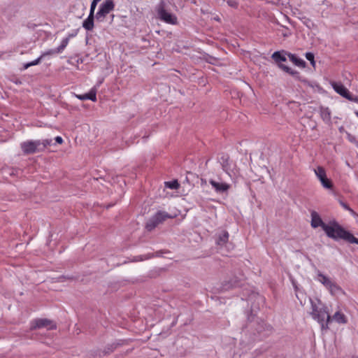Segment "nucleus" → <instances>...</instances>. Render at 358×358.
<instances>
[{"label":"nucleus","mask_w":358,"mask_h":358,"mask_svg":"<svg viewBox=\"0 0 358 358\" xmlns=\"http://www.w3.org/2000/svg\"><path fill=\"white\" fill-rule=\"evenodd\" d=\"M55 142H56L57 143H58V144H62V143H63V139H62V138L61 136H56V137L55 138Z\"/></svg>","instance_id":"obj_34"},{"label":"nucleus","mask_w":358,"mask_h":358,"mask_svg":"<svg viewBox=\"0 0 358 358\" xmlns=\"http://www.w3.org/2000/svg\"><path fill=\"white\" fill-rule=\"evenodd\" d=\"M287 55L289 60L296 66L301 68H304L306 66V62L300 57H297L296 55L288 53Z\"/></svg>","instance_id":"obj_17"},{"label":"nucleus","mask_w":358,"mask_h":358,"mask_svg":"<svg viewBox=\"0 0 358 358\" xmlns=\"http://www.w3.org/2000/svg\"><path fill=\"white\" fill-rule=\"evenodd\" d=\"M315 280L322 283L332 295L337 294L341 291L340 287L332 281L328 276L324 275L321 271H317Z\"/></svg>","instance_id":"obj_4"},{"label":"nucleus","mask_w":358,"mask_h":358,"mask_svg":"<svg viewBox=\"0 0 358 358\" xmlns=\"http://www.w3.org/2000/svg\"><path fill=\"white\" fill-rule=\"evenodd\" d=\"M229 239V234L227 231H223L220 234L216 240V243L219 245H223L225 244Z\"/></svg>","instance_id":"obj_21"},{"label":"nucleus","mask_w":358,"mask_h":358,"mask_svg":"<svg viewBox=\"0 0 358 358\" xmlns=\"http://www.w3.org/2000/svg\"><path fill=\"white\" fill-rule=\"evenodd\" d=\"M69 38H64L62 39L60 45L58 46L57 48H55L57 50V52H58V54H59V53L63 52V50L67 46V45L69 43Z\"/></svg>","instance_id":"obj_23"},{"label":"nucleus","mask_w":358,"mask_h":358,"mask_svg":"<svg viewBox=\"0 0 358 358\" xmlns=\"http://www.w3.org/2000/svg\"><path fill=\"white\" fill-rule=\"evenodd\" d=\"M326 235L334 240L343 239L350 243L358 245V238L345 230L336 221H329L324 227Z\"/></svg>","instance_id":"obj_1"},{"label":"nucleus","mask_w":358,"mask_h":358,"mask_svg":"<svg viewBox=\"0 0 358 358\" xmlns=\"http://www.w3.org/2000/svg\"><path fill=\"white\" fill-rule=\"evenodd\" d=\"M169 217V215L167 213L159 211L148 221L146 223V229L148 231H151L155 229L159 224L162 223Z\"/></svg>","instance_id":"obj_9"},{"label":"nucleus","mask_w":358,"mask_h":358,"mask_svg":"<svg viewBox=\"0 0 358 358\" xmlns=\"http://www.w3.org/2000/svg\"><path fill=\"white\" fill-rule=\"evenodd\" d=\"M55 54H58V52H57V50L56 49H50V50H48L47 51L42 52V54L40 56L41 57L42 59H43L47 56L52 55H55Z\"/></svg>","instance_id":"obj_28"},{"label":"nucleus","mask_w":358,"mask_h":358,"mask_svg":"<svg viewBox=\"0 0 358 358\" xmlns=\"http://www.w3.org/2000/svg\"><path fill=\"white\" fill-rule=\"evenodd\" d=\"M94 13L90 12L88 17L83 21V27L87 31H92L94 28Z\"/></svg>","instance_id":"obj_16"},{"label":"nucleus","mask_w":358,"mask_h":358,"mask_svg":"<svg viewBox=\"0 0 358 358\" xmlns=\"http://www.w3.org/2000/svg\"><path fill=\"white\" fill-rule=\"evenodd\" d=\"M101 0H93L92 2L91 3V6H90V12H92V13H94V10H95V8H96V4L98 2H99Z\"/></svg>","instance_id":"obj_31"},{"label":"nucleus","mask_w":358,"mask_h":358,"mask_svg":"<svg viewBox=\"0 0 358 358\" xmlns=\"http://www.w3.org/2000/svg\"><path fill=\"white\" fill-rule=\"evenodd\" d=\"M351 98L352 99H349V101L358 103V96H354L353 94H351Z\"/></svg>","instance_id":"obj_36"},{"label":"nucleus","mask_w":358,"mask_h":358,"mask_svg":"<svg viewBox=\"0 0 358 358\" xmlns=\"http://www.w3.org/2000/svg\"><path fill=\"white\" fill-rule=\"evenodd\" d=\"M327 223H325L322 221V218L320 217V215L315 212L313 211L311 213V227L313 228H317L319 227H322V229H324V226L327 225Z\"/></svg>","instance_id":"obj_13"},{"label":"nucleus","mask_w":358,"mask_h":358,"mask_svg":"<svg viewBox=\"0 0 358 358\" xmlns=\"http://www.w3.org/2000/svg\"><path fill=\"white\" fill-rule=\"evenodd\" d=\"M241 280V278L237 279V278H236L235 279H231L229 281H224L222 285V290L227 291L234 287L239 286Z\"/></svg>","instance_id":"obj_14"},{"label":"nucleus","mask_w":358,"mask_h":358,"mask_svg":"<svg viewBox=\"0 0 358 358\" xmlns=\"http://www.w3.org/2000/svg\"><path fill=\"white\" fill-rule=\"evenodd\" d=\"M221 164L223 171L231 176L230 172L232 169H231V163L228 156H222L221 157Z\"/></svg>","instance_id":"obj_18"},{"label":"nucleus","mask_w":358,"mask_h":358,"mask_svg":"<svg viewBox=\"0 0 358 358\" xmlns=\"http://www.w3.org/2000/svg\"><path fill=\"white\" fill-rule=\"evenodd\" d=\"M306 58L310 61L311 65L315 67V56H314V54L312 53V52H306Z\"/></svg>","instance_id":"obj_29"},{"label":"nucleus","mask_w":358,"mask_h":358,"mask_svg":"<svg viewBox=\"0 0 358 358\" xmlns=\"http://www.w3.org/2000/svg\"><path fill=\"white\" fill-rule=\"evenodd\" d=\"M348 210L351 213V215H356L355 212L351 208H350V210Z\"/></svg>","instance_id":"obj_37"},{"label":"nucleus","mask_w":358,"mask_h":358,"mask_svg":"<svg viewBox=\"0 0 358 358\" xmlns=\"http://www.w3.org/2000/svg\"><path fill=\"white\" fill-rule=\"evenodd\" d=\"M331 85L336 93L348 100L352 99V94L341 83L331 82Z\"/></svg>","instance_id":"obj_11"},{"label":"nucleus","mask_w":358,"mask_h":358,"mask_svg":"<svg viewBox=\"0 0 358 358\" xmlns=\"http://www.w3.org/2000/svg\"><path fill=\"white\" fill-rule=\"evenodd\" d=\"M279 67L281 69H282L284 71H285L286 73H287L290 75H294V74L297 73V72L296 71L293 70L292 69H291L290 67H289L286 65L280 64Z\"/></svg>","instance_id":"obj_25"},{"label":"nucleus","mask_w":358,"mask_h":358,"mask_svg":"<svg viewBox=\"0 0 358 358\" xmlns=\"http://www.w3.org/2000/svg\"><path fill=\"white\" fill-rule=\"evenodd\" d=\"M42 58L41 57H38L37 59H36L35 60L31 62H29V63H27L24 64V69H28L29 67L30 66H35V65H37L40 63V62L41 61Z\"/></svg>","instance_id":"obj_27"},{"label":"nucleus","mask_w":358,"mask_h":358,"mask_svg":"<svg viewBox=\"0 0 358 358\" xmlns=\"http://www.w3.org/2000/svg\"><path fill=\"white\" fill-rule=\"evenodd\" d=\"M227 3L229 6L234 8H236L238 6V3L236 0H228Z\"/></svg>","instance_id":"obj_32"},{"label":"nucleus","mask_w":358,"mask_h":358,"mask_svg":"<svg viewBox=\"0 0 358 358\" xmlns=\"http://www.w3.org/2000/svg\"><path fill=\"white\" fill-rule=\"evenodd\" d=\"M356 115L358 117V112H355Z\"/></svg>","instance_id":"obj_39"},{"label":"nucleus","mask_w":358,"mask_h":358,"mask_svg":"<svg viewBox=\"0 0 358 358\" xmlns=\"http://www.w3.org/2000/svg\"><path fill=\"white\" fill-rule=\"evenodd\" d=\"M331 319H332L338 324H344L348 322V319L346 316L341 311L336 312L334 315L332 316V317H331Z\"/></svg>","instance_id":"obj_19"},{"label":"nucleus","mask_w":358,"mask_h":358,"mask_svg":"<svg viewBox=\"0 0 358 358\" xmlns=\"http://www.w3.org/2000/svg\"><path fill=\"white\" fill-rule=\"evenodd\" d=\"M138 259H136V261H142L143 259L141 257H138Z\"/></svg>","instance_id":"obj_38"},{"label":"nucleus","mask_w":358,"mask_h":358,"mask_svg":"<svg viewBox=\"0 0 358 358\" xmlns=\"http://www.w3.org/2000/svg\"><path fill=\"white\" fill-rule=\"evenodd\" d=\"M113 350H114L113 345H110V347L107 348V349H106L103 351V354L104 355H108V354L110 353L111 352H113Z\"/></svg>","instance_id":"obj_33"},{"label":"nucleus","mask_w":358,"mask_h":358,"mask_svg":"<svg viewBox=\"0 0 358 358\" xmlns=\"http://www.w3.org/2000/svg\"><path fill=\"white\" fill-rule=\"evenodd\" d=\"M340 204L341 206L345 210H350V207L348 204H346L345 203H344L343 201H340Z\"/></svg>","instance_id":"obj_35"},{"label":"nucleus","mask_w":358,"mask_h":358,"mask_svg":"<svg viewBox=\"0 0 358 358\" xmlns=\"http://www.w3.org/2000/svg\"><path fill=\"white\" fill-rule=\"evenodd\" d=\"M76 97L81 100H91L92 101H96V90L94 88L90 90L88 93H85L84 94L76 95Z\"/></svg>","instance_id":"obj_15"},{"label":"nucleus","mask_w":358,"mask_h":358,"mask_svg":"<svg viewBox=\"0 0 358 358\" xmlns=\"http://www.w3.org/2000/svg\"><path fill=\"white\" fill-rule=\"evenodd\" d=\"M272 59L277 63L285 62L287 58L284 52L275 51L271 56Z\"/></svg>","instance_id":"obj_20"},{"label":"nucleus","mask_w":358,"mask_h":358,"mask_svg":"<svg viewBox=\"0 0 358 358\" xmlns=\"http://www.w3.org/2000/svg\"><path fill=\"white\" fill-rule=\"evenodd\" d=\"M157 13L158 18L161 21L172 25H176L178 24V18L176 15L166 10L162 3L157 6Z\"/></svg>","instance_id":"obj_5"},{"label":"nucleus","mask_w":358,"mask_h":358,"mask_svg":"<svg viewBox=\"0 0 358 358\" xmlns=\"http://www.w3.org/2000/svg\"><path fill=\"white\" fill-rule=\"evenodd\" d=\"M169 217V215L167 213L159 211L148 221L146 223V229L148 231H151L155 229L159 224L162 223Z\"/></svg>","instance_id":"obj_8"},{"label":"nucleus","mask_w":358,"mask_h":358,"mask_svg":"<svg viewBox=\"0 0 358 358\" xmlns=\"http://www.w3.org/2000/svg\"><path fill=\"white\" fill-rule=\"evenodd\" d=\"M315 174L317 178L320 180L322 186L327 189H331L333 188V183L327 177L325 169L322 166H317L314 169Z\"/></svg>","instance_id":"obj_7"},{"label":"nucleus","mask_w":358,"mask_h":358,"mask_svg":"<svg viewBox=\"0 0 358 358\" xmlns=\"http://www.w3.org/2000/svg\"><path fill=\"white\" fill-rule=\"evenodd\" d=\"M51 141L50 139L26 141L21 143L20 148L24 153L33 154L43 151L47 146L50 145Z\"/></svg>","instance_id":"obj_2"},{"label":"nucleus","mask_w":358,"mask_h":358,"mask_svg":"<svg viewBox=\"0 0 358 358\" xmlns=\"http://www.w3.org/2000/svg\"><path fill=\"white\" fill-rule=\"evenodd\" d=\"M278 34L282 36L284 38H287L292 34V32L288 28L285 27H281L278 29Z\"/></svg>","instance_id":"obj_22"},{"label":"nucleus","mask_w":358,"mask_h":358,"mask_svg":"<svg viewBox=\"0 0 358 358\" xmlns=\"http://www.w3.org/2000/svg\"><path fill=\"white\" fill-rule=\"evenodd\" d=\"M165 187L171 189H177L180 187L178 180H174L172 181L165 182Z\"/></svg>","instance_id":"obj_24"},{"label":"nucleus","mask_w":358,"mask_h":358,"mask_svg":"<svg viewBox=\"0 0 358 358\" xmlns=\"http://www.w3.org/2000/svg\"><path fill=\"white\" fill-rule=\"evenodd\" d=\"M312 311L311 315L321 324L322 329H327L328 324L331 320V316L329 315L326 307L319 308L310 300Z\"/></svg>","instance_id":"obj_3"},{"label":"nucleus","mask_w":358,"mask_h":358,"mask_svg":"<svg viewBox=\"0 0 358 358\" xmlns=\"http://www.w3.org/2000/svg\"><path fill=\"white\" fill-rule=\"evenodd\" d=\"M321 116L324 121H329L331 119V115L327 108L322 110Z\"/></svg>","instance_id":"obj_26"},{"label":"nucleus","mask_w":358,"mask_h":358,"mask_svg":"<svg viewBox=\"0 0 358 358\" xmlns=\"http://www.w3.org/2000/svg\"><path fill=\"white\" fill-rule=\"evenodd\" d=\"M255 297H256V298H257V299L258 301H262V302H264V299H263V297H262V296H259V295H258V294H257V295H256V294H254V293H252L251 295H250V296H249V297H248V299H247V300H252V299L253 298H255Z\"/></svg>","instance_id":"obj_30"},{"label":"nucleus","mask_w":358,"mask_h":358,"mask_svg":"<svg viewBox=\"0 0 358 358\" xmlns=\"http://www.w3.org/2000/svg\"><path fill=\"white\" fill-rule=\"evenodd\" d=\"M34 328L46 327L48 329H53L56 328L55 324L48 319H38L34 321Z\"/></svg>","instance_id":"obj_12"},{"label":"nucleus","mask_w":358,"mask_h":358,"mask_svg":"<svg viewBox=\"0 0 358 358\" xmlns=\"http://www.w3.org/2000/svg\"><path fill=\"white\" fill-rule=\"evenodd\" d=\"M209 183L217 194L227 193L231 187L230 185L227 182L213 179H210Z\"/></svg>","instance_id":"obj_10"},{"label":"nucleus","mask_w":358,"mask_h":358,"mask_svg":"<svg viewBox=\"0 0 358 358\" xmlns=\"http://www.w3.org/2000/svg\"><path fill=\"white\" fill-rule=\"evenodd\" d=\"M115 5L112 0H106L99 6V10L96 13L95 18L97 21H103L105 17L109 14L113 9Z\"/></svg>","instance_id":"obj_6"}]
</instances>
